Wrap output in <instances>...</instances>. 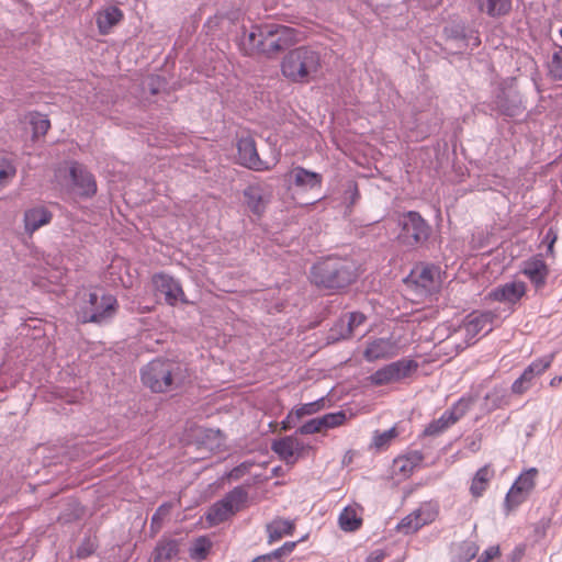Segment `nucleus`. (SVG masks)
<instances>
[{
  "label": "nucleus",
  "mask_w": 562,
  "mask_h": 562,
  "mask_svg": "<svg viewBox=\"0 0 562 562\" xmlns=\"http://www.w3.org/2000/svg\"><path fill=\"white\" fill-rule=\"evenodd\" d=\"M359 276L356 262L349 258L328 256L311 269V281L318 288L341 290L352 284Z\"/></svg>",
  "instance_id": "obj_1"
},
{
  "label": "nucleus",
  "mask_w": 562,
  "mask_h": 562,
  "mask_svg": "<svg viewBox=\"0 0 562 562\" xmlns=\"http://www.w3.org/2000/svg\"><path fill=\"white\" fill-rule=\"evenodd\" d=\"M142 382L155 393H166L182 385L183 369L180 363L168 359L150 361L140 373Z\"/></svg>",
  "instance_id": "obj_2"
},
{
  "label": "nucleus",
  "mask_w": 562,
  "mask_h": 562,
  "mask_svg": "<svg viewBox=\"0 0 562 562\" xmlns=\"http://www.w3.org/2000/svg\"><path fill=\"white\" fill-rule=\"evenodd\" d=\"M319 68V53L306 46L290 50L281 64L284 77L294 82H308L316 77Z\"/></svg>",
  "instance_id": "obj_3"
},
{
  "label": "nucleus",
  "mask_w": 562,
  "mask_h": 562,
  "mask_svg": "<svg viewBox=\"0 0 562 562\" xmlns=\"http://www.w3.org/2000/svg\"><path fill=\"white\" fill-rule=\"evenodd\" d=\"M85 296L79 311V318L82 323L101 324L116 314L119 305L115 296L101 290L89 292Z\"/></svg>",
  "instance_id": "obj_4"
},
{
  "label": "nucleus",
  "mask_w": 562,
  "mask_h": 562,
  "mask_svg": "<svg viewBox=\"0 0 562 562\" xmlns=\"http://www.w3.org/2000/svg\"><path fill=\"white\" fill-rule=\"evenodd\" d=\"M397 223L401 227L397 241L403 246L416 248L430 236L431 228L418 212L408 211L404 213Z\"/></svg>",
  "instance_id": "obj_5"
},
{
  "label": "nucleus",
  "mask_w": 562,
  "mask_h": 562,
  "mask_svg": "<svg viewBox=\"0 0 562 562\" xmlns=\"http://www.w3.org/2000/svg\"><path fill=\"white\" fill-rule=\"evenodd\" d=\"M296 40V31L281 24H263V38L259 43V53L273 55L291 46Z\"/></svg>",
  "instance_id": "obj_6"
},
{
  "label": "nucleus",
  "mask_w": 562,
  "mask_h": 562,
  "mask_svg": "<svg viewBox=\"0 0 562 562\" xmlns=\"http://www.w3.org/2000/svg\"><path fill=\"white\" fill-rule=\"evenodd\" d=\"M417 368L418 364L416 361L411 359H401L380 368L368 376V381L374 386L397 383L411 376Z\"/></svg>",
  "instance_id": "obj_7"
},
{
  "label": "nucleus",
  "mask_w": 562,
  "mask_h": 562,
  "mask_svg": "<svg viewBox=\"0 0 562 562\" xmlns=\"http://www.w3.org/2000/svg\"><path fill=\"white\" fill-rule=\"evenodd\" d=\"M538 474L539 472L536 468H530L519 474L506 494L504 501L506 514L512 513L526 502L536 487Z\"/></svg>",
  "instance_id": "obj_8"
},
{
  "label": "nucleus",
  "mask_w": 562,
  "mask_h": 562,
  "mask_svg": "<svg viewBox=\"0 0 562 562\" xmlns=\"http://www.w3.org/2000/svg\"><path fill=\"white\" fill-rule=\"evenodd\" d=\"M474 402V396L461 397L450 409L443 412V414L438 419L432 420L426 427L425 434L428 436H435L445 431L450 426L454 425L459 419H461L472 407Z\"/></svg>",
  "instance_id": "obj_9"
},
{
  "label": "nucleus",
  "mask_w": 562,
  "mask_h": 562,
  "mask_svg": "<svg viewBox=\"0 0 562 562\" xmlns=\"http://www.w3.org/2000/svg\"><path fill=\"white\" fill-rule=\"evenodd\" d=\"M151 283L154 290L165 296L168 305L176 306L178 303L189 304L180 282L173 277L164 272L155 273L151 277Z\"/></svg>",
  "instance_id": "obj_10"
},
{
  "label": "nucleus",
  "mask_w": 562,
  "mask_h": 562,
  "mask_svg": "<svg viewBox=\"0 0 562 562\" xmlns=\"http://www.w3.org/2000/svg\"><path fill=\"white\" fill-rule=\"evenodd\" d=\"M237 159L241 166L256 171H265L271 168V166L259 158L255 140L249 134L238 137Z\"/></svg>",
  "instance_id": "obj_11"
},
{
  "label": "nucleus",
  "mask_w": 562,
  "mask_h": 562,
  "mask_svg": "<svg viewBox=\"0 0 562 562\" xmlns=\"http://www.w3.org/2000/svg\"><path fill=\"white\" fill-rule=\"evenodd\" d=\"M554 353L547 355L532 361L522 372V374L513 383L512 391L515 394H524L529 390L532 380L543 374L552 364Z\"/></svg>",
  "instance_id": "obj_12"
},
{
  "label": "nucleus",
  "mask_w": 562,
  "mask_h": 562,
  "mask_svg": "<svg viewBox=\"0 0 562 562\" xmlns=\"http://www.w3.org/2000/svg\"><path fill=\"white\" fill-rule=\"evenodd\" d=\"M284 181L289 187H295L302 191H307L321 189L323 184V176L318 172L296 166L284 175Z\"/></svg>",
  "instance_id": "obj_13"
},
{
  "label": "nucleus",
  "mask_w": 562,
  "mask_h": 562,
  "mask_svg": "<svg viewBox=\"0 0 562 562\" xmlns=\"http://www.w3.org/2000/svg\"><path fill=\"white\" fill-rule=\"evenodd\" d=\"M271 449L280 459L293 464L299 458L303 457L304 452L310 449V446L305 445L297 437L286 436L273 441Z\"/></svg>",
  "instance_id": "obj_14"
},
{
  "label": "nucleus",
  "mask_w": 562,
  "mask_h": 562,
  "mask_svg": "<svg viewBox=\"0 0 562 562\" xmlns=\"http://www.w3.org/2000/svg\"><path fill=\"white\" fill-rule=\"evenodd\" d=\"M400 347L393 338H376L368 342L363 358L369 361L385 360L397 356Z\"/></svg>",
  "instance_id": "obj_15"
},
{
  "label": "nucleus",
  "mask_w": 562,
  "mask_h": 562,
  "mask_svg": "<svg viewBox=\"0 0 562 562\" xmlns=\"http://www.w3.org/2000/svg\"><path fill=\"white\" fill-rule=\"evenodd\" d=\"M521 273L539 290L547 284L550 269L541 255H535L522 262Z\"/></svg>",
  "instance_id": "obj_16"
},
{
  "label": "nucleus",
  "mask_w": 562,
  "mask_h": 562,
  "mask_svg": "<svg viewBox=\"0 0 562 562\" xmlns=\"http://www.w3.org/2000/svg\"><path fill=\"white\" fill-rule=\"evenodd\" d=\"M70 177L74 187L80 196L90 198L95 194V179L83 166L77 162L72 164L70 167Z\"/></svg>",
  "instance_id": "obj_17"
},
{
  "label": "nucleus",
  "mask_w": 562,
  "mask_h": 562,
  "mask_svg": "<svg viewBox=\"0 0 562 562\" xmlns=\"http://www.w3.org/2000/svg\"><path fill=\"white\" fill-rule=\"evenodd\" d=\"M526 291L527 285L524 281H512L495 288L490 295L494 301L515 304Z\"/></svg>",
  "instance_id": "obj_18"
},
{
  "label": "nucleus",
  "mask_w": 562,
  "mask_h": 562,
  "mask_svg": "<svg viewBox=\"0 0 562 562\" xmlns=\"http://www.w3.org/2000/svg\"><path fill=\"white\" fill-rule=\"evenodd\" d=\"M52 218L53 214L47 207L43 205L30 207L24 212V229L27 234L32 235L41 227L49 224Z\"/></svg>",
  "instance_id": "obj_19"
},
{
  "label": "nucleus",
  "mask_w": 562,
  "mask_h": 562,
  "mask_svg": "<svg viewBox=\"0 0 562 562\" xmlns=\"http://www.w3.org/2000/svg\"><path fill=\"white\" fill-rule=\"evenodd\" d=\"M362 513L363 508L357 503L346 506L338 516L339 528L346 532L359 530L363 522Z\"/></svg>",
  "instance_id": "obj_20"
},
{
  "label": "nucleus",
  "mask_w": 562,
  "mask_h": 562,
  "mask_svg": "<svg viewBox=\"0 0 562 562\" xmlns=\"http://www.w3.org/2000/svg\"><path fill=\"white\" fill-rule=\"evenodd\" d=\"M495 476V470L491 464L480 468L471 480L470 494L477 499L484 495Z\"/></svg>",
  "instance_id": "obj_21"
},
{
  "label": "nucleus",
  "mask_w": 562,
  "mask_h": 562,
  "mask_svg": "<svg viewBox=\"0 0 562 562\" xmlns=\"http://www.w3.org/2000/svg\"><path fill=\"white\" fill-rule=\"evenodd\" d=\"M124 18L123 11L115 5H110L97 13V25L100 34L106 35L113 26L119 24Z\"/></svg>",
  "instance_id": "obj_22"
},
{
  "label": "nucleus",
  "mask_w": 562,
  "mask_h": 562,
  "mask_svg": "<svg viewBox=\"0 0 562 562\" xmlns=\"http://www.w3.org/2000/svg\"><path fill=\"white\" fill-rule=\"evenodd\" d=\"M492 317L490 314H470L463 323L462 330L471 339L480 333L491 330Z\"/></svg>",
  "instance_id": "obj_23"
},
{
  "label": "nucleus",
  "mask_w": 562,
  "mask_h": 562,
  "mask_svg": "<svg viewBox=\"0 0 562 562\" xmlns=\"http://www.w3.org/2000/svg\"><path fill=\"white\" fill-rule=\"evenodd\" d=\"M477 10L491 18H499L509 13L512 0H474Z\"/></svg>",
  "instance_id": "obj_24"
},
{
  "label": "nucleus",
  "mask_w": 562,
  "mask_h": 562,
  "mask_svg": "<svg viewBox=\"0 0 562 562\" xmlns=\"http://www.w3.org/2000/svg\"><path fill=\"white\" fill-rule=\"evenodd\" d=\"M294 530V521L283 518L273 519L267 525L268 542L271 544L284 536H292Z\"/></svg>",
  "instance_id": "obj_25"
},
{
  "label": "nucleus",
  "mask_w": 562,
  "mask_h": 562,
  "mask_svg": "<svg viewBox=\"0 0 562 562\" xmlns=\"http://www.w3.org/2000/svg\"><path fill=\"white\" fill-rule=\"evenodd\" d=\"M167 81L162 76L149 75L142 80V94L148 102H151L149 95H158L166 91Z\"/></svg>",
  "instance_id": "obj_26"
},
{
  "label": "nucleus",
  "mask_w": 562,
  "mask_h": 562,
  "mask_svg": "<svg viewBox=\"0 0 562 562\" xmlns=\"http://www.w3.org/2000/svg\"><path fill=\"white\" fill-rule=\"evenodd\" d=\"M244 195L248 207L257 215H260L266 207L267 200L265 199L262 189L259 186L248 187Z\"/></svg>",
  "instance_id": "obj_27"
},
{
  "label": "nucleus",
  "mask_w": 562,
  "mask_h": 562,
  "mask_svg": "<svg viewBox=\"0 0 562 562\" xmlns=\"http://www.w3.org/2000/svg\"><path fill=\"white\" fill-rule=\"evenodd\" d=\"M477 552L479 546L476 542L465 540L453 548V560L454 562H470L476 557Z\"/></svg>",
  "instance_id": "obj_28"
},
{
  "label": "nucleus",
  "mask_w": 562,
  "mask_h": 562,
  "mask_svg": "<svg viewBox=\"0 0 562 562\" xmlns=\"http://www.w3.org/2000/svg\"><path fill=\"white\" fill-rule=\"evenodd\" d=\"M247 497L248 494L243 487H235L222 501L232 514L235 515L244 508Z\"/></svg>",
  "instance_id": "obj_29"
},
{
  "label": "nucleus",
  "mask_w": 562,
  "mask_h": 562,
  "mask_svg": "<svg viewBox=\"0 0 562 562\" xmlns=\"http://www.w3.org/2000/svg\"><path fill=\"white\" fill-rule=\"evenodd\" d=\"M418 518L422 527L434 522L439 515V506L436 503L426 502L413 510Z\"/></svg>",
  "instance_id": "obj_30"
},
{
  "label": "nucleus",
  "mask_w": 562,
  "mask_h": 562,
  "mask_svg": "<svg viewBox=\"0 0 562 562\" xmlns=\"http://www.w3.org/2000/svg\"><path fill=\"white\" fill-rule=\"evenodd\" d=\"M179 552V546L176 540H161L155 549L154 560L167 561L173 559Z\"/></svg>",
  "instance_id": "obj_31"
},
{
  "label": "nucleus",
  "mask_w": 562,
  "mask_h": 562,
  "mask_svg": "<svg viewBox=\"0 0 562 562\" xmlns=\"http://www.w3.org/2000/svg\"><path fill=\"white\" fill-rule=\"evenodd\" d=\"M211 548L212 542L209 538L199 537L194 540L192 547L190 548V557L195 561H202L207 557Z\"/></svg>",
  "instance_id": "obj_32"
},
{
  "label": "nucleus",
  "mask_w": 562,
  "mask_h": 562,
  "mask_svg": "<svg viewBox=\"0 0 562 562\" xmlns=\"http://www.w3.org/2000/svg\"><path fill=\"white\" fill-rule=\"evenodd\" d=\"M231 516H233L232 512L226 507L223 501H220L210 508L206 518L212 525H217L225 521Z\"/></svg>",
  "instance_id": "obj_33"
},
{
  "label": "nucleus",
  "mask_w": 562,
  "mask_h": 562,
  "mask_svg": "<svg viewBox=\"0 0 562 562\" xmlns=\"http://www.w3.org/2000/svg\"><path fill=\"white\" fill-rule=\"evenodd\" d=\"M549 76L554 80H562V46L555 45L550 61L548 63Z\"/></svg>",
  "instance_id": "obj_34"
},
{
  "label": "nucleus",
  "mask_w": 562,
  "mask_h": 562,
  "mask_svg": "<svg viewBox=\"0 0 562 562\" xmlns=\"http://www.w3.org/2000/svg\"><path fill=\"white\" fill-rule=\"evenodd\" d=\"M263 38V25H254L251 31L248 34H245L243 43L244 45H248V49L246 54H251V52H259V43L260 40Z\"/></svg>",
  "instance_id": "obj_35"
},
{
  "label": "nucleus",
  "mask_w": 562,
  "mask_h": 562,
  "mask_svg": "<svg viewBox=\"0 0 562 562\" xmlns=\"http://www.w3.org/2000/svg\"><path fill=\"white\" fill-rule=\"evenodd\" d=\"M16 175V168L12 160L0 158V190L8 186Z\"/></svg>",
  "instance_id": "obj_36"
},
{
  "label": "nucleus",
  "mask_w": 562,
  "mask_h": 562,
  "mask_svg": "<svg viewBox=\"0 0 562 562\" xmlns=\"http://www.w3.org/2000/svg\"><path fill=\"white\" fill-rule=\"evenodd\" d=\"M420 528L423 527L414 512L405 516L396 526V530L403 535H413Z\"/></svg>",
  "instance_id": "obj_37"
},
{
  "label": "nucleus",
  "mask_w": 562,
  "mask_h": 562,
  "mask_svg": "<svg viewBox=\"0 0 562 562\" xmlns=\"http://www.w3.org/2000/svg\"><path fill=\"white\" fill-rule=\"evenodd\" d=\"M30 124L33 127L34 137L45 135L50 127L49 120L38 112L31 113Z\"/></svg>",
  "instance_id": "obj_38"
},
{
  "label": "nucleus",
  "mask_w": 562,
  "mask_h": 562,
  "mask_svg": "<svg viewBox=\"0 0 562 562\" xmlns=\"http://www.w3.org/2000/svg\"><path fill=\"white\" fill-rule=\"evenodd\" d=\"M414 273L416 282L423 288H430L438 276L437 269L428 266L417 269Z\"/></svg>",
  "instance_id": "obj_39"
},
{
  "label": "nucleus",
  "mask_w": 562,
  "mask_h": 562,
  "mask_svg": "<svg viewBox=\"0 0 562 562\" xmlns=\"http://www.w3.org/2000/svg\"><path fill=\"white\" fill-rule=\"evenodd\" d=\"M324 407V400H318L315 402L302 404L297 407L293 408V414H295L296 419H301L304 416L313 415L319 412Z\"/></svg>",
  "instance_id": "obj_40"
},
{
  "label": "nucleus",
  "mask_w": 562,
  "mask_h": 562,
  "mask_svg": "<svg viewBox=\"0 0 562 562\" xmlns=\"http://www.w3.org/2000/svg\"><path fill=\"white\" fill-rule=\"evenodd\" d=\"M324 431L339 427L346 422V413L342 411L336 413H328L321 417Z\"/></svg>",
  "instance_id": "obj_41"
},
{
  "label": "nucleus",
  "mask_w": 562,
  "mask_h": 562,
  "mask_svg": "<svg viewBox=\"0 0 562 562\" xmlns=\"http://www.w3.org/2000/svg\"><path fill=\"white\" fill-rule=\"evenodd\" d=\"M397 436L395 427L383 432H375L373 436V445L376 449H384L389 447L391 441Z\"/></svg>",
  "instance_id": "obj_42"
},
{
  "label": "nucleus",
  "mask_w": 562,
  "mask_h": 562,
  "mask_svg": "<svg viewBox=\"0 0 562 562\" xmlns=\"http://www.w3.org/2000/svg\"><path fill=\"white\" fill-rule=\"evenodd\" d=\"M348 321H347V330L346 333H342L340 336L341 338H349L352 336L353 330L362 325L366 321V316L362 313L359 312H352L348 314Z\"/></svg>",
  "instance_id": "obj_43"
},
{
  "label": "nucleus",
  "mask_w": 562,
  "mask_h": 562,
  "mask_svg": "<svg viewBox=\"0 0 562 562\" xmlns=\"http://www.w3.org/2000/svg\"><path fill=\"white\" fill-rule=\"evenodd\" d=\"M300 435H314L318 432H325L321 417L310 419L305 422L297 430Z\"/></svg>",
  "instance_id": "obj_44"
},
{
  "label": "nucleus",
  "mask_w": 562,
  "mask_h": 562,
  "mask_svg": "<svg viewBox=\"0 0 562 562\" xmlns=\"http://www.w3.org/2000/svg\"><path fill=\"white\" fill-rule=\"evenodd\" d=\"M558 240V233L553 227H550L546 233L542 243L547 245V255L554 258V245Z\"/></svg>",
  "instance_id": "obj_45"
},
{
  "label": "nucleus",
  "mask_w": 562,
  "mask_h": 562,
  "mask_svg": "<svg viewBox=\"0 0 562 562\" xmlns=\"http://www.w3.org/2000/svg\"><path fill=\"white\" fill-rule=\"evenodd\" d=\"M501 557L499 546H491L485 549L479 557L476 562H494L495 559Z\"/></svg>",
  "instance_id": "obj_46"
},
{
  "label": "nucleus",
  "mask_w": 562,
  "mask_h": 562,
  "mask_svg": "<svg viewBox=\"0 0 562 562\" xmlns=\"http://www.w3.org/2000/svg\"><path fill=\"white\" fill-rule=\"evenodd\" d=\"M171 506L168 504H164L158 507L156 513L151 517V527L157 526V528L160 527L161 521L167 517L170 513Z\"/></svg>",
  "instance_id": "obj_47"
},
{
  "label": "nucleus",
  "mask_w": 562,
  "mask_h": 562,
  "mask_svg": "<svg viewBox=\"0 0 562 562\" xmlns=\"http://www.w3.org/2000/svg\"><path fill=\"white\" fill-rule=\"evenodd\" d=\"M445 32L449 38L459 40V41L468 40V35L465 33L464 26L454 25L452 27H446Z\"/></svg>",
  "instance_id": "obj_48"
},
{
  "label": "nucleus",
  "mask_w": 562,
  "mask_h": 562,
  "mask_svg": "<svg viewBox=\"0 0 562 562\" xmlns=\"http://www.w3.org/2000/svg\"><path fill=\"white\" fill-rule=\"evenodd\" d=\"M295 547H296L295 541H288L280 548L273 550V553L279 559V561L282 562V559L284 557L289 555L290 553H292L293 550L295 549Z\"/></svg>",
  "instance_id": "obj_49"
},
{
  "label": "nucleus",
  "mask_w": 562,
  "mask_h": 562,
  "mask_svg": "<svg viewBox=\"0 0 562 562\" xmlns=\"http://www.w3.org/2000/svg\"><path fill=\"white\" fill-rule=\"evenodd\" d=\"M251 463L249 462H245V463H241L240 465L234 468L233 470H231V472L228 473V479L229 480H238L240 479L244 474H246L249 469L251 468Z\"/></svg>",
  "instance_id": "obj_50"
},
{
  "label": "nucleus",
  "mask_w": 562,
  "mask_h": 562,
  "mask_svg": "<svg viewBox=\"0 0 562 562\" xmlns=\"http://www.w3.org/2000/svg\"><path fill=\"white\" fill-rule=\"evenodd\" d=\"M295 414H293V409L288 414L284 420L281 422V429L289 430L293 427L295 422Z\"/></svg>",
  "instance_id": "obj_51"
},
{
  "label": "nucleus",
  "mask_w": 562,
  "mask_h": 562,
  "mask_svg": "<svg viewBox=\"0 0 562 562\" xmlns=\"http://www.w3.org/2000/svg\"><path fill=\"white\" fill-rule=\"evenodd\" d=\"M251 562H280L274 555L273 551L263 555L255 558Z\"/></svg>",
  "instance_id": "obj_52"
},
{
  "label": "nucleus",
  "mask_w": 562,
  "mask_h": 562,
  "mask_svg": "<svg viewBox=\"0 0 562 562\" xmlns=\"http://www.w3.org/2000/svg\"><path fill=\"white\" fill-rule=\"evenodd\" d=\"M384 559V553L382 551H374L369 554L367 558V562H382Z\"/></svg>",
  "instance_id": "obj_53"
},
{
  "label": "nucleus",
  "mask_w": 562,
  "mask_h": 562,
  "mask_svg": "<svg viewBox=\"0 0 562 562\" xmlns=\"http://www.w3.org/2000/svg\"><path fill=\"white\" fill-rule=\"evenodd\" d=\"M502 406V400L501 398H494L492 405H487L488 411H494Z\"/></svg>",
  "instance_id": "obj_54"
},
{
  "label": "nucleus",
  "mask_w": 562,
  "mask_h": 562,
  "mask_svg": "<svg viewBox=\"0 0 562 562\" xmlns=\"http://www.w3.org/2000/svg\"><path fill=\"white\" fill-rule=\"evenodd\" d=\"M468 40H472L474 46H479L480 43H481L480 37H479L477 34H475V35L471 34L470 36H468Z\"/></svg>",
  "instance_id": "obj_55"
},
{
  "label": "nucleus",
  "mask_w": 562,
  "mask_h": 562,
  "mask_svg": "<svg viewBox=\"0 0 562 562\" xmlns=\"http://www.w3.org/2000/svg\"><path fill=\"white\" fill-rule=\"evenodd\" d=\"M561 382H562V376H554V378L550 381V385H551V386H558Z\"/></svg>",
  "instance_id": "obj_56"
},
{
  "label": "nucleus",
  "mask_w": 562,
  "mask_h": 562,
  "mask_svg": "<svg viewBox=\"0 0 562 562\" xmlns=\"http://www.w3.org/2000/svg\"><path fill=\"white\" fill-rule=\"evenodd\" d=\"M491 397H492V395L487 394V395L485 396V401H486V402H488V401L491 400Z\"/></svg>",
  "instance_id": "obj_57"
},
{
  "label": "nucleus",
  "mask_w": 562,
  "mask_h": 562,
  "mask_svg": "<svg viewBox=\"0 0 562 562\" xmlns=\"http://www.w3.org/2000/svg\"><path fill=\"white\" fill-rule=\"evenodd\" d=\"M560 35L562 36V29L560 30Z\"/></svg>",
  "instance_id": "obj_58"
}]
</instances>
